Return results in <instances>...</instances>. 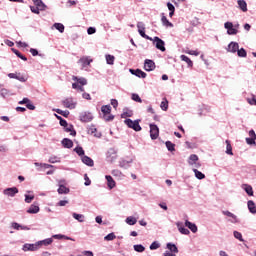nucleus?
Instances as JSON below:
<instances>
[{
	"instance_id": "obj_1",
	"label": "nucleus",
	"mask_w": 256,
	"mask_h": 256,
	"mask_svg": "<svg viewBox=\"0 0 256 256\" xmlns=\"http://www.w3.org/2000/svg\"><path fill=\"white\" fill-rule=\"evenodd\" d=\"M72 79L73 81H76V83L72 84V88L77 89L78 91H81V93H83V91H85V88H83V86L87 85V79L79 78L77 76H73Z\"/></svg>"
},
{
	"instance_id": "obj_2",
	"label": "nucleus",
	"mask_w": 256,
	"mask_h": 256,
	"mask_svg": "<svg viewBox=\"0 0 256 256\" xmlns=\"http://www.w3.org/2000/svg\"><path fill=\"white\" fill-rule=\"evenodd\" d=\"M141 122V120H131V119H126L124 121L125 125H127V127H129V129H133L134 131H141V125H139V123Z\"/></svg>"
},
{
	"instance_id": "obj_3",
	"label": "nucleus",
	"mask_w": 256,
	"mask_h": 256,
	"mask_svg": "<svg viewBox=\"0 0 256 256\" xmlns=\"http://www.w3.org/2000/svg\"><path fill=\"white\" fill-rule=\"evenodd\" d=\"M101 111L104 115L103 118L105 119V121H113V119H115V117L113 115H111V106L110 105L102 106Z\"/></svg>"
},
{
	"instance_id": "obj_4",
	"label": "nucleus",
	"mask_w": 256,
	"mask_h": 256,
	"mask_svg": "<svg viewBox=\"0 0 256 256\" xmlns=\"http://www.w3.org/2000/svg\"><path fill=\"white\" fill-rule=\"evenodd\" d=\"M138 33L143 37L144 39H147L148 41H153V38L149 37L147 34H145V25L143 22L137 23Z\"/></svg>"
},
{
	"instance_id": "obj_5",
	"label": "nucleus",
	"mask_w": 256,
	"mask_h": 256,
	"mask_svg": "<svg viewBox=\"0 0 256 256\" xmlns=\"http://www.w3.org/2000/svg\"><path fill=\"white\" fill-rule=\"evenodd\" d=\"M150 137L152 140L159 138V127L155 124H150Z\"/></svg>"
},
{
	"instance_id": "obj_6",
	"label": "nucleus",
	"mask_w": 256,
	"mask_h": 256,
	"mask_svg": "<svg viewBox=\"0 0 256 256\" xmlns=\"http://www.w3.org/2000/svg\"><path fill=\"white\" fill-rule=\"evenodd\" d=\"M62 105H64L66 109H75L77 103L73 101V98H66L62 101Z\"/></svg>"
},
{
	"instance_id": "obj_7",
	"label": "nucleus",
	"mask_w": 256,
	"mask_h": 256,
	"mask_svg": "<svg viewBox=\"0 0 256 256\" xmlns=\"http://www.w3.org/2000/svg\"><path fill=\"white\" fill-rule=\"evenodd\" d=\"M154 41L156 43V49H159L162 52L166 51L165 42L161 38L156 36V37H154Z\"/></svg>"
},
{
	"instance_id": "obj_8",
	"label": "nucleus",
	"mask_w": 256,
	"mask_h": 256,
	"mask_svg": "<svg viewBox=\"0 0 256 256\" xmlns=\"http://www.w3.org/2000/svg\"><path fill=\"white\" fill-rule=\"evenodd\" d=\"M23 251H38L39 249V243L36 242L35 244H24L23 245Z\"/></svg>"
},
{
	"instance_id": "obj_9",
	"label": "nucleus",
	"mask_w": 256,
	"mask_h": 256,
	"mask_svg": "<svg viewBox=\"0 0 256 256\" xmlns=\"http://www.w3.org/2000/svg\"><path fill=\"white\" fill-rule=\"evenodd\" d=\"M256 134L255 130L249 131V138H246L247 145H256Z\"/></svg>"
},
{
	"instance_id": "obj_10",
	"label": "nucleus",
	"mask_w": 256,
	"mask_h": 256,
	"mask_svg": "<svg viewBox=\"0 0 256 256\" xmlns=\"http://www.w3.org/2000/svg\"><path fill=\"white\" fill-rule=\"evenodd\" d=\"M19 105H26L27 109H29L30 111H35V105L31 103V100H29V98H23V100L19 102Z\"/></svg>"
},
{
	"instance_id": "obj_11",
	"label": "nucleus",
	"mask_w": 256,
	"mask_h": 256,
	"mask_svg": "<svg viewBox=\"0 0 256 256\" xmlns=\"http://www.w3.org/2000/svg\"><path fill=\"white\" fill-rule=\"evenodd\" d=\"M19 193V189L17 187L7 188L4 190V195H8V197H15Z\"/></svg>"
},
{
	"instance_id": "obj_12",
	"label": "nucleus",
	"mask_w": 256,
	"mask_h": 256,
	"mask_svg": "<svg viewBox=\"0 0 256 256\" xmlns=\"http://www.w3.org/2000/svg\"><path fill=\"white\" fill-rule=\"evenodd\" d=\"M145 71H154L155 69V62L153 60L146 59L144 63Z\"/></svg>"
},
{
	"instance_id": "obj_13",
	"label": "nucleus",
	"mask_w": 256,
	"mask_h": 256,
	"mask_svg": "<svg viewBox=\"0 0 256 256\" xmlns=\"http://www.w3.org/2000/svg\"><path fill=\"white\" fill-rule=\"evenodd\" d=\"M130 73L136 75V77H139L140 79H145V77H147V73L143 72L141 69H130Z\"/></svg>"
},
{
	"instance_id": "obj_14",
	"label": "nucleus",
	"mask_w": 256,
	"mask_h": 256,
	"mask_svg": "<svg viewBox=\"0 0 256 256\" xmlns=\"http://www.w3.org/2000/svg\"><path fill=\"white\" fill-rule=\"evenodd\" d=\"M237 51H239V43L237 42H231L228 45V52L229 53H237Z\"/></svg>"
},
{
	"instance_id": "obj_15",
	"label": "nucleus",
	"mask_w": 256,
	"mask_h": 256,
	"mask_svg": "<svg viewBox=\"0 0 256 256\" xmlns=\"http://www.w3.org/2000/svg\"><path fill=\"white\" fill-rule=\"evenodd\" d=\"M176 225H177L178 231H180L182 235H189V233H191L189 229L183 227V223L177 222Z\"/></svg>"
},
{
	"instance_id": "obj_16",
	"label": "nucleus",
	"mask_w": 256,
	"mask_h": 256,
	"mask_svg": "<svg viewBox=\"0 0 256 256\" xmlns=\"http://www.w3.org/2000/svg\"><path fill=\"white\" fill-rule=\"evenodd\" d=\"M53 243V238H48L45 240L38 241V247L41 249V247H48V245H51Z\"/></svg>"
},
{
	"instance_id": "obj_17",
	"label": "nucleus",
	"mask_w": 256,
	"mask_h": 256,
	"mask_svg": "<svg viewBox=\"0 0 256 256\" xmlns=\"http://www.w3.org/2000/svg\"><path fill=\"white\" fill-rule=\"evenodd\" d=\"M12 227L16 230V231H29V227L28 226H22L21 224L17 223V222H13L12 223Z\"/></svg>"
},
{
	"instance_id": "obj_18",
	"label": "nucleus",
	"mask_w": 256,
	"mask_h": 256,
	"mask_svg": "<svg viewBox=\"0 0 256 256\" xmlns=\"http://www.w3.org/2000/svg\"><path fill=\"white\" fill-rule=\"evenodd\" d=\"M40 208L38 205L32 204L29 209L27 210V213L31 214V215H35L37 213H39Z\"/></svg>"
},
{
	"instance_id": "obj_19",
	"label": "nucleus",
	"mask_w": 256,
	"mask_h": 256,
	"mask_svg": "<svg viewBox=\"0 0 256 256\" xmlns=\"http://www.w3.org/2000/svg\"><path fill=\"white\" fill-rule=\"evenodd\" d=\"M82 163L88 165V167H93V165H95V162H93V159H91L89 156H83Z\"/></svg>"
},
{
	"instance_id": "obj_20",
	"label": "nucleus",
	"mask_w": 256,
	"mask_h": 256,
	"mask_svg": "<svg viewBox=\"0 0 256 256\" xmlns=\"http://www.w3.org/2000/svg\"><path fill=\"white\" fill-rule=\"evenodd\" d=\"M79 62L82 63V67H87L93 63V59H90L89 57H82Z\"/></svg>"
},
{
	"instance_id": "obj_21",
	"label": "nucleus",
	"mask_w": 256,
	"mask_h": 256,
	"mask_svg": "<svg viewBox=\"0 0 256 256\" xmlns=\"http://www.w3.org/2000/svg\"><path fill=\"white\" fill-rule=\"evenodd\" d=\"M161 15H162V18H161L162 25H164V27H173V23H171L167 19V16H165V13H162Z\"/></svg>"
},
{
	"instance_id": "obj_22",
	"label": "nucleus",
	"mask_w": 256,
	"mask_h": 256,
	"mask_svg": "<svg viewBox=\"0 0 256 256\" xmlns=\"http://www.w3.org/2000/svg\"><path fill=\"white\" fill-rule=\"evenodd\" d=\"M62 145L66 149H71L73 147V141L71 139H69V138H64L62 140Z\"/></svg>"
},
{
	"instance_id": "obj_23",
	"label": "nucleus",
	"mask_w": 256,
	"mask_h": 256,
	"mask_svg": "<svg viewBox=\"0 0 256 256\" xmlns=\"http://www.w3.org/2000/svg\"><path fill=\"white\" fill-rule=\"evenodd\" d=\"M242 189H244V191H246V193H247V195H249V197H253V187L251 185L243 184Z\"/></svg>"
},
{
	"instance_id": "obj_24",
	"label": "nucleus",
	"mask_w": 256,
	"mask_h": 256,
	"mask_svg": "<svg viewBox=\"0 0 256 256\" xmlns=\"http://www.w3.org/2000/svg\"><path fill=\"white\" fill-rule=\"evenodd\" d=\"M185 226L192 231V233H197V225L191 223L189 220L185 221Z\"/></svg>"
},
{
	"instance_id": "obj_25",
	"label": "nucleus",
	"mask_w": 256,
	"mask_h": 256,
	"mask_svg": "<svg viewBox=\"0 0 256 256\" xmlns=\"http://www.w3.org/2000/svg\"><path fill=\"white\" fill-rule=\"evenodd\" d=\"M238 5L243 13H247V2L245 0H238Z\"/></svg>"
},
{
	"instance_id": "obj_26",
	"label": "nucleus",
	"mask_w": 256,
	"mask_h": 256,
	"mask_svg": "<svg viewBox=\"0 0 256 256\" xmlns=\"http://www.w3.org/2000/svg\"><path fill=\"white\" fill-rule=\"evenodd\" d=\"M34 5L40 9V11H45V4L42 0H32Z\"/></svg>"
},
{
	"instance_id": "obj_27",
	"label": "nucleus",
	"mask_w": 256,
	"mask_h": 256,
	"mask_svg": "<svg viewBox=\"0 0 256 256\" xmlns=\"http://www.w3.org/2000/svg\"><path fill=\"white\" fill-rule=\"evenodd\" d=\"M160 107L162 111H167L169 109V101L167 100V98H163Z\"/></svg>"
},
{
	"instance_id": "obj_28",
	"label": "nucleus",
	"mask_w": 256,
	"mask_h": 256,
	"mask_svg": "<svg viewBox=\"0 0 256 256\" xmlns=\"http://www.w3.org/2000/svg\"><path fill=\"white\" fill-rule=\"evenodd\" d=\"M59 195H67L69 193V188H67L65 185H60L58 188Z\"/></svg>"
},
{
	"instance_id": "obj_29",
	"label": "nucleus",
	"mask_w": 256,
	"mask_h": 256,
	"mask_svg": "<svg viewBox=\"0 0 256 256\" xmlns=\"http://www.w3.org/2000/svg\"><path fill=\"white\" fill-rule=\"evenodd\" d=\"M226 153L227 155H233V147L231 146V141L226 140Z\"/></svg>"
},
{
	"instance_id": "obj_30",
	"label": "nucleus",
	"mask_w": 256,
	"mask_h": 256,
	"mask_svg": "<svg viewBox=\"0 0 256 256\" xmlns=\"http://www.w3.org/2000/svg\"><path fill=\"white\" fill-rule=\"evenodd\" d=\"M248 209L250 213H253V214L256 213V205H255V202H253V200L248 201Z\"/></svg>"
},
{
	"instance_id": "obj_31",
	"label": "nucleus",
	"mask_w": 256,
	"mask_h": 256,
	"mask_svg": "<svg viewBox=\"0 0 256 256\" xmlns=\"http://www.w3.org/2000/svg\"><path fill=\"white\" fill-rule=\"evenodd\" d=\"M106 180H107L109 189H113V187H115V180H113V177L106 175Z\"/></svg>"
},
{
	"instance_id": "obj_32",
	"label": "nucleus",
	"mask_w": 256,
	"mask_h": 256,
	"mask_svg": "<svg viewBox=\"0 0 256 256\" xmlns=\"http://www.w3.org/2000/svg\"><path fill=\"white\" fill-rule=\"evenodd\" d=\"M180 59L182 61H185L187 63L188 67H193V61H191V58L187 57L186 55H181Z\"/></svg>"
},
{
	"instance_id": "obj_33",
	"label": "nucleus",
	"mask_w": 256,
	"mask_h": 256,
	"mask_svg": "<svg viewBox=\"0 0 256 256\" xmlns=\"http://www.w3.org/2000/svg\"><path fill=\"white\" fill-rule=\"evenodd\" d=\"M167 249H169L170 252L173 253H179V249H177V246L175 244L168 243Z\"/></svg>"
},
{
	"instance_id": "obj_34",
	"label": "nucleus",
	"mask_w": 256,
	"mask_h": 256,
	"mask_svg": "<svg viewBox=\"0 0 256 256\" xmlns=\"http://www.w3.org/2000/svg\"><path fill=\"white\" fill-rule=\"evenodd\" d=\"M81 121H84L85 123H89V121H93V116L91 114L85 113L81 116Z\"/></svg>"
},
{
	"instance_id": "obj_35",
	"label": "nucleus",
	"mask_w": 256,
	"mask_h": 256,
	"mask_svg": "<svg viewBox=\"0 0 256 256\" xmlns=\"http://www.w3.org/2000/svg\"><path fill=\"white\" fill-rule=\"evenodd\" d=\"M16 79H17V81H20L21 83H25V81H27V77H25V75L21 74V72H16Z\"/></svg>"
},
{
	"instance_id": "obj_36",
	"label": "nucleus",
	"mask_w": 256,
	"mask_h": 256,
	"mask_svg": "<svg viewBox=\"0 0 256 256\" xmlns=\"http://www.w3.org/2000/svg\"><path fill=\"white\" fill-rule=\"evenodd\" d=\"M133 247H134V251H136V253H143L145 251V246H143L141 244H136Z\"/></svg>"
},
{
	"instance_id": "obj_37",
	"label": "nucleus",
	"mask_w": 256,
	"mask_h": 256,
	"mask_svg": "<svg viewBox=\"0 0 256 256\" xmlns=\"http://www.w3.org/2000/svg\"><path fill=\"white\" fill-rule=\"evenodd\" d=\"M106 63L108 65H113L115 63V56L110 54L106 55Z\"/></svg>"
},
{
	"instance_id": "obj_38",
	"label": "nucleus",
	"mask_w": 256,
	"mask_h": 256,
	"mask_svg": "<svg viewBox=\"0 0 256 256\" xmlns=\"http://www.w3.org/2000/svg\"><path fill=\"white\" fill-rule=\"evenodd\" d=\"M197 161H199V156L196 154H191L189 157V164L193 165V163H197Z\"/></svg>"
},
{
	"instance_id": "obj_39",
	"label": "nucleus",
	"mask_w": 256,
	"mask_h": 256,
	"mask_svg": "<svg viewBox=\"0 0 256 256\" xmlns=\"http://www.w3.org/2000/svg\"><path fill=\"white\" fill-rule=\"evenodd\" d=\"M65 130L67 133H70L72 137H75V135H77V132L73 129V125L65 127Z\"/></svg>"
},
{
	"instance_id": "obj_40",
	"label": "nucleus",
	"mask_w": 256,
	"mask_h": 256,
	"mask_svg": "<svg viewBox=\"0 0 256 256\" xmlns=\"http://www.w3.org/2000/svg\"><path fill=\"white\" fill-rule=\"evenodd\" d=\"M56 113H58V115H62V117H69V110H61V109H55L54 110Z\"/></svg>"
},
{
	"instance_id": "obj_41",
	"label": "nucleus",
	"mask_w": 256,
	"mask_h": 256,
	"mask_svg": "<svg viewBox=\"0 0 256 256\" xmlns=\"http://www.w3.org/2000/svg\"><path fill=\"white\" fill-rule=\"evenodd\" d=\"M126 223L128 225H135L137 223V219L133 216H129L126 218Z\"/></svg>"
},
{
	"instance_id": "obj_42",
	"label": "nucleus",
	"mask_w": 256,
	"mask_h": 256,
	"mask_svg": "<svg viewBox=\"0 0 256 256\" xmlns=\"http://www.w3.org/2000/svg\"><path fill=\"white\" fill-rule=\"evenodd\" d=\"M193 172L195 173V177L197 179H205V174H203L201 171L193 169Z\"/></svg>"
},
{
	"instance_id": "obj_43",
	"label": "nucleus",
	"mask_w": 256,
	"mask_h": 256,
	"mask_svg": "<svg viewBox=\"0 0 256 256\" xmlns=\"http://www.w3.org/2000/svg\"><path fill=\"white\" fill-rule=\"evenodd\" d=\"M74 219H76V221H79V223H83V219L85 218V216H83V214H77V213H73L72 214Z\"/></svg>"
},
{
	"instance_id": "obj_44",
	"label": "nucleus",
	"mask_w": 256,
	"mask_h": 256,
	"mask_svg": "<svg viewBox=\"0 0 256 256\" xmlns=\"http://www.w3.org/2000/svg\"><path fill=\"white\" fill-rule=\"evenodd\" d=\"M165 145L168 151H171V152L175 151V144L172 143L171 141H166Z\"/></svg>"
},
{
	"instance_id": "obj_45",
	"label": "nucleus",
	"mask_w": 256,
	"mask_h": 256,
	"mask_svg": "<svg viewBox=\"0 0 256 256\" xmlns=\"http://www.w3.org/2000/svg\"><path fill=\"white\" fill-rule=\"evenodd\" d=\"M55 29L59 31L60 33H63L65 31V26L61 23H55L54 24Z\"/></svg>"
},
{
	"instance_id": "obj_46",
	"label": "nucleus",
	"mask_w": 256,
	"mask_h": 256,
	"mask_svg": "<svg viewBox=\"0 0 256 256\" xmlns=\"http://www.w3.org/2000/svg\"><path fill=\"white\" fill-rule=\"evenodd\" d=\"M238 57H247V51L244 48L237 50Z\"/></svg>"
},
{
	"instance_id": "obj_47",
	"label": "nucleus",
	"mask_w": 256,
	"mask_h": 256,
	"mask_svg": "<svg viewBox=\"0 0 256 256\" xmlns=\"http://www.w3.org/2000/svg\"><path fill=\"white\" fill-rule=\"evenodd\" d=\"M129 161H127V160H122V161H120V167L122 168V169H129Z\"/></svg>"
},
{
	"instance_id": "obj_48",
	"label": "nucleus",
	"mask_w": 256,
	"mask_h": 256,
	"mask_svg": "<svg viewBox=\"0 0 256 256\" xmlns=\"http://www.w3.org/2000/svg\"><path fill=\"white\" fill-rule=\"evenodd\" d=\"M116 238H117V236H115V233H110L104 237L105 241H113Z\"/></svg>"
},
{
	"instance_id": "obj_49",
	"label": "nucleus",
	"mask_w": 256,
	"mask_h": 256,
	"mask_svg": "<svg viewBox=\"0 0 256 256\" xmlns=\"http://www.w3.org/2000/svg\"><path fill=\"white\" fill-rule=\"evenodd\" d=\"M75 153H77V155L82 156L85 155V150H83V147H76L74 149Z\"/></svg>"
},
{
	"instance_id": "obj_50",
	"label": "nucleus",
	"mask_w": 256,
	"mask_h": 256,
	"mask_svg": "<svg viewBox=\"0 0 256 256\" xmlns=\"http://www.w3.org/2000/svg\"><path fill=\"white\" fill-rule=\"evenodd\" d=\"M185 53H187V55H194L195 57L199 56V51H197V50H189V49H187L185 51Z\"/></svg>"
},
{
	"instance_id": "obj_51",
	"label": "nucleus",
	"mask_w": 256,
	"mask_h": 256,
	"mask_svg": "<svg viewBox=\"0 0 256 256\" xmlns=\"http://www.w3.org/2000/svg\"><path fill=\"white\" fill-rule=\"evenodd\" d=\"M132 101H136V103H143V100L138 96V94H132Z\"/></svg>"
},
{
	"instance_id": "obj_52",
	"label": "nucleus",
	"mask_w": 256,
	"mask_h": 256,
	"mask_svg": "<svg viewBox=\"0 0 256 256\" xmlns=\"http://www.w3.org/2000/svg\"><path fill=\"white\" fill-rule=\"evenodd\" d=\"M30 9L32 13H35L36 15H39V11H41V8H39V6H30Z\"/></svg>"
},
{
	"instance_id": "obj_53",
	"label": "nucleus",
	"mask_w": 256,
	"mask_h": 256,
	"mask_svg": "<svg viewBox=\"0 0 256 256\" xmlns=\"http://www.w3.org/2000/svg\"><path fill=\"white\" fill-rule=\"evenodd\" d=\"M234 237L238 239V241H243V235L238 231H234Z\"/></svg>"
},
{
	"instance_id": "obj_54",
	"label": "nucleus",
	"mask_w": 256,
	"mask_h": 256,
	"mask_svg": "<svg viewBox=\"0 0 256 256\" xmlns=\"http://www.w3.org/2000/svg\"><path fill=\"white\" fill-rule=\"evenodd\" d=\"M238 32L237 28H234L233 26L230 30H227L228 35H237Z\"/></svg>"
},
{
	"instance_id": "obj_55",
	"label": "nucleus",
	"mask_w": 256,
	"mask_h": 256,
	"mask_svg": "<svg viewBox=\"0 0 256 256\" xmlns=\"http://www.w3.org/2000/svg\"><path fill=\"white\" fill-rule=\"evenodd\" d=\"M160 245L159 243L157 242H153L151 245H150V249L151 251H155V249H159Z\"/></svg>"
},
{
	"instance_id": "obj_56",
	"label": "nucleus",
	"mask_w": 256,
	"mask_h": 256,
	"mask_svg": "<svg viewBox=\"0 0 256 256\" xmlns=\"http://www.w3.org/2000/svg\"><path fill=\"white\" fill-rule=\"evenodd\" d=\"M35 199V196L25 195V203H31Z\"/></svg>"
},
{
	"instance_id": "obj_57",
	"label": "nucleus",
	"mask_w": 256,
	"mask_h": 256,
	"mask_svg": "<svg viewBox=\"0 0 256 256\" xmlns=\"http://www.w3.org/2000/svg\"><path fill=\"white\" fill-rule=\"evenodd\" d=\"M121 117L122 119H126V117H133V112H123Z\"/></svg>"
},
{
	"instance_id": "obj_58",
	"label": "nucleus",
	"mask_w": 256,
	"mask_h": 256,
	"mask_svg": "<svg viewBox=\"0 0 256 256\" xmlns=\"http://www.w3.org/2000/svg\"><path fill=\"white\" fill-rule=\"evenodd\" d=\"M30 53L33 55V57H37V55H39V51H37L35 48H31Z\"/></svg>"
},
{
	"instance_id": "obj_59",
	"label": "nucleus",
	"mask_w": 256,
	"mask_h": 256,
	"mask_svg": "<svg viewBox=\"0 0 256 256\" xmlns=\"http://www.w3.org/2000/svg\"><path fill=\"white\" fill-rule=\"evenodd\" d=\"M225 29H227V31H229L231 28H233V24L231 22H226L224 24Z\"/></svg>"
},
{
	"instance_id": "obj_60",
	"label": "nucleus",
	"mask_w": 256,
	"mask_h": 256,
	"mask_svg": "<svg viewBox=\"0 0 256 256\" xmlns=\"http://www.w3.org/2000/svg\"><path fill=\"white\" fill-rule=\"evenodd\" d=\"M18 47H23V48H27L29 47V44H27L26 42H17Z\"/></svg>"
},
{
	"instance_id": "obj_61",
	"label": "nucleus",
	"mask_w": 256,
	"mask_h": 256,
	"mask_svg": "<svg viewBox=\"0 0 256 256\" xmlns=\"http://www.w3.org/2000/svg\"><path fill=\"white\" fill-rule=\"evenodd\" d=\"M111 105L114 107V109H117L119 102L116 99L111 100Z\"/></svg>"
},
{
	"instance_id": "obj_62",
	"label": "nucleus",
	"mask_w": 256,
	"mask_h": 256,
	"mask_svg": "<svg viewBox=\"0 0 256 256\" xmlns=\"http://www.w3.org/2000/svg\"><path fill=\"white\" fill-rule=\"evenodd\" d=\"M67 203H69V201L67 200H61L58 202V206L59 207H65V205H67Z\"/></svg>"
},
{
	"instance_id": "obj_63",
	"label": "nucleus",
	"mask_w": 256,
	"mask_h": 256,
	"mask_svg": "<svg viewBox=\"0 0 256 256\" xmlns=\"http://www.w3.org/2000/svg\"><path fill=\"white\" fill-rule=\"evenodd\" d=\"M97 30L93 27H89L87 30L88 35H93Z\"/></svg>"
},
{
	"instance_id": "obj_64",
	"label": "nucleus",
	"mask_w": 256,
	"mask_h": 256,
	"mask_svg": "<svg viewBox=\"0 0 256 256\" xmlns=\"http://www.w3.org/2000/svg\"><path fill=\"white\" fill-rule=\"evenodd\" d=\"M167 7H168L169 11H175V6H173V5L171 4V2H168V3H167Z\"/></svg>"
}]
</instances>
